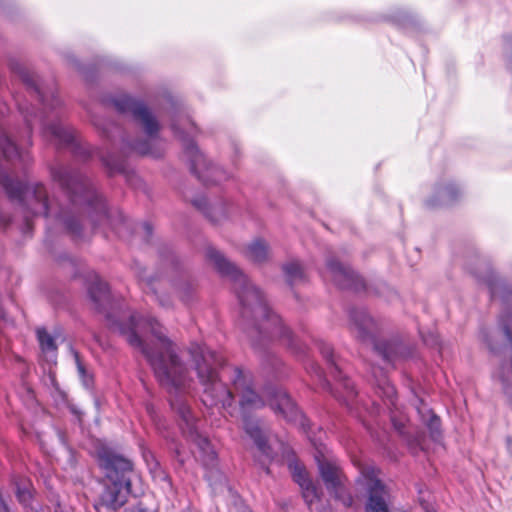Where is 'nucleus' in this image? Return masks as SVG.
<instances>
[{
	"mask_svg": "<svg viewBox=\"0 0 512 512\" xmlns=\"http://www.w3.org/2000/svg\"><path fill=\"white\" fill-rule=\"evenodd\" d=\"M489 287H490L491 297L492 298L496 297V290H495L494 286L492 285V283H489Z\"/></svg>",
	"mask_w": 512,
	"mask_h": 512,
	"instance_id": "nucleus-43",
	"label": "nucleus"
},
{
	"mask_svg": "<svg viewBox=\"0 0 512 512\" xmlns=\"http://www.w3.org/2000/svg\"><path fill=\"white\" fill-rule=\"evenodd\" d=\"M25 121H26L28 127L31 129L32 128V121L27 116L25 117Z\"/></svg>",
	"mask_w": 512,
	"mask_h": 512,
	"instance_id": "nucleus-44",
	"label": "nucleus"
},
{
	"mask_svg": "<svg viewBox=\"0 0 512 512\" xmlns=\"http://www.w3.org/2000/svg\"><path fill=\"white\" fill-rule=\"evenodd\" d=\"M323 278L333 281L341 289L360 291L365 288L364 280L350 267L338 262L334 257L327 259Z\"/></svg>",
	"mask_w": 512,
	"mask_h": 512,
	"instance_id": "nucleus-13",
	"label": "nucleus"
},
{
	"mask_svg": "<svg viewBox=\"0 0 512 512\" xmlns=\"http://www.w3.org/2000/svg\"><path fill=\"white\" fill-rule=\"evenodd\" d=\"M289 349H290V354L291 353H297V350H296V344L294 343L293 341V338H292V335L290 334V346H289Z\"/></svg>",
	"mask_w": 512,
	"mask_h": 512,
	"instance_id": "nucleus-38",
	"label": "nucleus"
},
{
	"mask_svg": "<svg viewBox=\"0 0 512 512\" xmlns=\"http://www.w3.org/2000/svg\"><path fill=\"white\" fill-rule=\"evenodd\" d=\"M0 512H9L8 507L2 500H0Z\"/></svg>",
	"mask_w": 512,
	"mask_h": 512,
	"instance_id": "nucleus-41",
	"label": "nucleus"
},
{
	"mask_svg": "<svg viewBox=\"0 0 512 512\" xmlns=\"http://www.w3.org/2000/svg\"><path fill=\"white\" fill-rule=\"evenodd\" d=\"M41 124L43 126V134L46 138L50 139L51 141H54L58 145H74L76 139L72 129L65 127L60 122L46 125L42 118Z\"/></svg>",
	"mask_w": 512,
	"mask_h": 512,
	"instance_id": "nucleus-17",
	"label": "nucleus"
},
{
	"mask_svg": "<svg viewBox=\"0 0 512 512\" xmlns=\"http://www.w3.org/2000/svg\"><path fill=\"white\" fill-rule=\"evenodd\" d=\"M384 393H385L386 397L388 398V400L390 401V403L392 405H394V398L396 396V391H395L394 386L387 383L384 388Z\"/></svg>",
	"mask_w": 512,
	"mask_h": 512,
	"instance_id": "nucleus-37",
	"label": "nucleus"
},
{
	"mask_svg": "<svg viewBox=\"0 0 512 512\" xmlns=\"http://www.w3.org/2000/svg\"><path fill=\"white\" fill-rule=\"evenodd\" d=\"M206 256L222 276L228 277L235 282L236 293L243 307V316L251 311L253 315H265L267 321L274 326V329L280 326V317L267 307L260 290L247 279L246 275L235 264L226 259L213 247L207 248Z\"/></svg>",
	"mask_w": 512,
	"mask_h": 512,
	"instance_id": "nucleus-3",
	"label": "nucleus"
},
{
	"mask_svg": "<svg viewBox=\"0 0 512 512\" xmlns=\"http://www.w3.org/2000/svg\"><path fill=\"white\" fill-rule=\"evenodd\" d=\"M114 105L121 113H131L134 119L142 125L147 135L146 141L130 143L131 150L141 155L158 157L160 153L153 150L152 143L157 140L160 125L146 105L128 95L117 97L114 100Z\"/></svg>",
	"mask_w": 512,
	"mask_h": 512,
	"instance_id": "nucleus-5",
	"label": "nucleus"
},
{
	"mask_svg": "<svg viewBox=\"0 0 512 512\" xmlns=\"http://www.w3.org/2000/svg\"><path fill=\"white\" fill-rule=\"evenodd\" d=\"M391 421H392V424H393L395 430L400 435H405L406 434V419L404 417L398 419V418H396L395 415H392L391 416Z\"/></svg>",
	"mask_w": 512,
	"mask_h": 512,
	"instance_id": "nucleus-34",
	"label": "nucleus"
},
{
	"mask_svg": "<svg viewBox=\"0 0 512 512\" xmlns=\"http://www.w3.org/2000/svg\"><path fill=\"white\" fill-rule=\"evenodd\" d=\"M507 393H512V366L506 364L503 367V374L500 376Z\"/></svg>",
	"mask_w": 512,
	"mask_h": 512,
	"instance_id": "nucleus-32",
	"label": "nucleus"
},
{
	"mask_svg": "<svg viewBox=\"0 0 512 512\" xmlns=\"http://www.w3.org/2000/svg\"><path fill=\"white\" fill-rule=\"evenodd\" d=\"M171 129L184 146L185 155L190 162L191 170L205 184H219L226 181L230 174L221 167L207 162L205 156L193 143L197 128L188 116L176 115L172 119Z\"/></svg>",
	"mask_w": 512,
	"mask_h": 512,
	"instance_id": "nucleus-4",
	"label": "nucleus"
},
{
	"mask_svg": "<svg viewBox=\"0 0 512 512\" xmlns=\"http://www.w3.org/2000/svg\"><path fill=\"white\" fill-rule=\"evenodd\" d=\"M0 183L11 199L23 202L33 215L48 217L52 214L43 185L38 183L28 185L2 173H0Z\"/></svg>",
	"mask_w": 512,
	"mask_h": 512,
	"instance_id": "nucleus-9",
	"label": "nucleus"
},
{
	"mask_svg": "<svg viewBox=\"0 0 512 512\" xmlns=\"http://www.w3.org/2000/svg\"><path fill=\"white\" fill-rule=\"evenodd\" d=\"M350 330L362 342L373 344L375 351L386 362H394L402 355V345L375 340V322L365 310H353L350 313Z\"/></svg>",
	"mask_w": 512,
	"mask_h": 512,
	"instance_id": "nucleus-10",
	"label": "nucleus"
},
{
	"mask_svg": "<svg viewBox=\"0 0 512 512\" xmlns=\"http://www.w3.org/2000/svg\"><path fill=\"white\" fill-rule=\"evenodd\" d=\"M57 219L63 221V223L65 224L66 228L74 235H78L79 233V229H80V225L79 223L77 222V220L73 219V218H68L64 215V213L61 211L59 212L56 216H55Z\"/></svg>",
	"mask_w": 512,
	"mask_h": 512,
	"instance_id": "nucleus-31",
	"label": "nucleus"
},
{
	"mask_svg": "<svg viewBox=\"0 0 512 512\" xmlns=\"http://www.w3.org/2000/svg\"><path fill=\"white\" fill-rule=\"evenodd\" d=\"M358 482L362 484L368 493L365 506L366 512H390L388 508L389 494L385 485L378 479V471L371 466L361 469Z\"/></svg>",
	"mask_w": 512,
	"mask_h": 512,
	"instance_id": "nucleus-11",
	"label": "nucleus"
},
{
	"mask_svg": "<svg viewBox=\"0 0 512 512\" xmlns=\"http://www.w3.org/2000/svg\"><path fill=\"white\" fill-rule=\"evenodd\" d=\"M293 479L295 482L299 484L301 488L313 483L309 478L307 471L304 468L299 467L298 465L294 466Z\"/></svg>",
	"mask_w": 512,
	"mask_h": 512,
	"instance_id": "nucleus-29",
	"label": "nucleus"
},
{
	"mask_svg": "<svg viewBox=\"0 0 512 512\" xmlns=\"http://www.w3.org/2000/svg\"><path fill=\"white\" fill-rule=\"evenodd\" d=\"M245 256L255 263H262L268 258V246L262 239H255L247 246Z\"/></svg>",
	"mask_w": 512,
	"mask_h": 512,
	"instance_id": "nucleus-21",
	"label": "nucleus"
},
{
	"mask_svg": "<svg viewBox=\"0 0 512 512\" xmlns=\"http://www.w3.org/2000/svg\"><path fill=\"white\" fill-rule=\"evenodd\" d=\"M500 324L503 328L504 334L508 341L512 344V325H511V316L503 315L500 318Z\"/></svg>",
	"mask_w": 512,
	"mask_h": 512,
	"instance_id": "nucleus-33",
	"label": "nucleus"
},
{
	"mask_svg": "<svg viewBox=\"0 0 512 512\" xmlns=\"http://www.w3.org/2000/svg\"><path fill=\"white\" fill-rule=\"evenodd\" d=\"M290 424L298 427L303 433L307 435V437L312 440L308 427L309 422L306 416L302 413V411L298 408V406L290 401Z\"/></svg>",
	"mask_w": 512,
	"mask_h": 512,
	"instance_id": "nucleus-25",
	"label": "nucleus"
},
{
	"mask_svg": "<svg viewBox=\"0 0 512 512\" xmlns=\"http://www.w3.org/2000/svg\"><path fill=\"white\" fill-rule=\"evenodd\" d=\"M17 73L28 87L34 89L45 107L54 109L60 105V100L57 97L55 90H51L49 93L42 92L40 86L38 85L36 76L26 68L19 67Z\"/></svg>",
	"mask_w": 512,
	"mask_h": 512,
	"instance_id": "nucleus-16",
	"label": "nucleus"
},
{
	"mask_svg": "<svg viewBox=\"0 0 512 512\" xmlns=\"http://www.w3.org/2000/svg\"><path fill=\"white\" fill-rule=\"evenodd\" d=\"M78 370H79L80 374H82V375L84 374V368L82 365L78 364Z\"/></svg>",
	"mask_w": 512,
	"mask_h": 512,
	"instance_id": "nucleus-46",
	"label": "nucleus"
},
{
	"mask_svg": "<svg viewBox=\"0 0 512 512\" xmlns=\"http://www.w3.org/2000/svg\"><path fill=\"white\" fill-rule=\"evenodd\" d=\"M106 317L111 327L118 330L131 346L145 355L155 377L167 390L170 398L195 391L196 384L190 371L176 353L175 345L165 337L161 325L154 318L132 313L127 323H120L110 313Z\"/></svg>",
	"mask_w": 512,
	"mask_h": 512,
	"instance_id": "nucleus-1",
	"label": "nucleus"
},
{
	"mask_svg": "<svg viewBox=\"0 0 512 512\" xmlns=\"http://www.w3.org/2000/svg\"><path fill=\"white\" fill-rule=\"evenodd\" d=\"M0 155L8 160L15 158L24 160L26 157L3 131H0Z\"/></svg>",
	"mask_w": 512,
	"mask_h": 512,
	"instance_id": "nucleus-24",
	"label": "nucleus"
},
{
	"mask_svg": "<svg viewBox=\"0 0 512 512\" xmlns=\"http://www.w3.org/2000/svg\"><path fill=\"white\" fill-rule=\"evenodd\" d=\"M190 394H180L170 398L172 408L177 411L190 434L191 441L194 445L193 454L195 458L200 461L204 467H213L216 463L217 454L207 437L201 435L196 430L194 424V416L190 410L187 398Z\"/></svg>",
	"mask_w": 512,
	"mask_h": 512,
	"instance_id": "nucleus-8",
	"label": "nucleus"
},
{
	"mask_svg": "<svg viewBox=\"0 0 512 512\" xmlns=\"http://www.w3.org/2000/svg\"><path fill=\"white\" fill-rule=\"evenodd\" d=\"M428 205H429V206H431V207H434V206H436V203H434V201H433V200H430V201L428 202Z\"/></svg>",
	"mask_w": 512,
	"mask_h": 512,
	"instance_id": "nucleus-47",
	"label": "nucleus"
},
{
	"mask_svg": "<svg viewBox=\"0 0 512 512\" xmlns=\"http://www.w3.org/2000/svg\"><path fill=\"white\" fill-rule=\"evenodd\" d=\"M88 292L91 300L100 311H106L107 307L111 306L112 298L108 286L98 275H93Z\"/></svg>",
	"mask_w": 512,
	"mask_h": 512,
	"instance_id": "nucleus-18",
	"label": "nucleus"
},
{
	"mask_svg": "<svg viewBox=\"0 0 512 512\" xmlns=\"http://www.w3.org/2000/svg\"><path fill=\"white\" fill-rule=\"evenodd\" d=\"M31 497L32 496H31V493L29 490L21 489V488L17 489V498L21 503L27 504L29 502V500L31 499Z\"/></svg>",
	"mask_w": 512,
	"mask_h": 512,
	"instance_id": "nucleus-36",
	"label": "nucleus"
},
{
	"mask_svg": "<svg viewBox=\"0 0 512 512\" xmlns=\"http://www.w3.org/2000/svg\"><path fill=\"white\" fill-rule=\"evenodd\" d=\"M142 228H143V230L147 233V235H150V234H151V232H152V227H151V225H150V224H148V223H143V224H142Z\"/></svg>",
	"mask_w": 512,
	"mask_h": 512,
	"instance_id": "nucleus-40",
	"label": "nucleus"
},
{
	"mask_svg": "<svg viewBox=\"0 0 512 512\" xmlns=\"http://www.w3.org/2000/svg\"><path fill=\"white\" fill-rule=\"evenodd\" d=\"M311 370H312V371H313V372H314V373H315L319 378H321V377H322V371H321V369H320L318 366H316V365H312Z\"/></svg>",
	"mask_w": 512,
	"mask_h": 512,
	"instance_id": "nucleus-39",
	"label": "nucleus"
},
{
	"mask_svg": "<svg viewBox=\"0 0 512 512\" xmlns=\"http://www.w3.org/2000/svg\"><path fill=\"white\" fill-rule=\"evenodd\" d=\"M36 333L42 352L49 360H55L57 347L54 338L44 328H38Z\"/></svg>",
	"mask_w": 512,
	"mask_h": 512,
	"instance_id": "nucleus-23",
	"label": "nucleus"
},
{
	"mask_svg": "<svg viewBox=\"0 0 512 512\" xmlns=\"http://www.w3.org/2000/svg\"><path fill=\"white\" fill-rule=\"evenodd\" d=\"M0 319L6 321L5 313L0 309Z\"/></svg>",
	"mask_w": 512,
	"mask_h": 512,
	"instance_id": "nucleus-45",
	"label": "nucleus"
},
{
	"mask_svg": "<svg viewBox=\"0 0 512 512\" xmlns=\"http://www.w3.org/2000/svg\"><path fill=\"white\" fill-rule=\"evenodd\" d=\"M318 349L323 358L327 361V364L330 365L333 377L339 382V385L345 391V395H337L336 397L343 401L347 406H351L353 399L357 395L353 382L344 376L338 368L334 360L333 348L330 344L320 341L318 343Z\"/></svg>",
	"mask_w": 512,
	"mask_h": 512,
	"instance_id": "nucleus-15",
	"label": "nucleus"
},
{
	"mask_svg": "<svg viewBox=\"0 0 512 512\" xmlns=\"http://www.w3.org/2000/svg\"><path fill=\"white\" fill-rule=\"evenodd\" d=\"M437 194L441 198V204H449L456 199L458 189L455 185H449L440 189Z\"/></svg>",
	"mask_w": 512,
	"mask_h": 512,
	"instance_id": "nucleus-28",
	"label": "nucleus"
},
{
	"mask_svg": "<svg viewBox=\"0 0 512 512\" xmlns=\"http://www.w3.org/2000/svg\"><path fill=\"white\" fill-rule=\"evenodd\" d=\"M422 420L428 427L431 437L434 440H438V438L440 437V434H441L440 418L437 415H435L434 413H432L431 411H428L427 416H425V415L422 416Z\"/></svg>",
	"mask_w": 512,
	"mask_h": 512,
	"instance_id": "nucleus-26",
	"label": "nucleus"
},
{
	"mask_svg": "<svg viewBox=\"0 0 512 512\" xmlns=\"http://www.w3.org/2000/svg\"><path fill=\"white\" fill-rule=\"evenodd\" d=\"M189 354L199 383L203 387L202 402L206 406H218L225 410L232 407L234 397L219 379L217 368L224 364V357L204 344H191Z\"/></svg>",
	"mask_w": 512,
	"mask_h": 512,
	"instance_id": "nucleus-2",
	"label": "nucleus"
},
{
	"mask_svg": "<svg viewBox=\"0 0 512 512\" xmlns=\"http://www.w3.org/2000/svg\"><path fill=\"white\" fill-rule=\"evenodd\" d=\"M233 389L240 397L239 404L243 416L265 406L263 397L253 390L250 380L238 368L234 369Z\"/></svg>",
	"mask_w": 512,
	"mask_h": 512,
	"instance_id": "nucleus-14",
	"label": "nucleus"
},
{
	"mask_svg": "<svg viewBox=\"0 0 512 512\" xmlns=\"http://www.w3.org/2000/svg\"><path fill=\"white\" fill-rule=\"evenodd\" d=\"M301 489L303 498L309 507H312L320 499L319 489L314 483L304 486Z\"/></svg>",
	"mask_w": 512,
	"mask_h": 512,
	"instance_id": "nucleus-27",
	"label": "nucleus"
},
{
	"mask_svg": "<svg viewBox=\"0 0 512 512\" xmlns=\"http://www.w3.org/2000/svg\"><path fill=\"white\" fill-rule=\"evenodd\" d=\"M107 469L110 470L107 476L112 480V483L107 485L102 492L100 504L115 511L127 501V495L130 492V480L125 477V473L132 470V463L121 456L113 455L107 460Z\"/></svg>",
	"mask_w": 512,
	"mask_h": 512,
	"instance_id": "nucleus-7",
	"label": "nucleus"
},
{
	"mask_svg": "<svg viewBox=\"0 0 512 512\" xmlns=\"http://www.w3.org/2000/svg\"><path fill=\"white\" fill-rule=\"evenodd\" d=\"M103 163L110 169L111 172H118L123 169V165L120 162L111 161L108 157L102 158Z\"/></svg>",
	"mask_w": 512,
	"mask_h": 512,
	"instance_id": "nucleus-35",
	"label": "nucleus"
},
{
	"mask_svg": "<svg viewBox=\"0 0 512 512\" xmlns=\"http://www.w3.org/2000/svg\"><path fill=\"white\" fill-rule=\"evenodd\" d=\"M193 205L201 210L211 221L219 222L225 217V207L222 204L211 205L207 198L200 196L193 200Z\"/></svg>",
	"mask_w": 512,
	"mask_h": 512,
	"instance_id": "nucleus-20",
	"label": "nucleus"
},
{
	"mask_svg": "<svg viewBox=\"0 0 512 512\" xmlns=\"http://www.w3.org/2000/svg\"><path fill=\"white\" fill-rule=\"evenodd\" d=\"M290 284L292 282L304 279V270L301 264L296 260H290Z\"/></svg>",
	"mask_w": 512,
	"mask_h": 512,
	"instance_id": "nucleus-30",
	"label": "nucleus"
},
{
	"mask_svg": "<svg viewBox=\"0 0 512 512\" xmlns=\"http://www.w3.org/2000/svg\"><path fill=\"white\" fill-rule=\"evenodd\" d=\"M265 395L270 408L277 414L286 418L285 407L288 404V395L285 391H281L275 387H269L265 390Z\"/></svg>",
	"mask_w": 512,
	"mask_h": 512,
	"instance_id": "nucleus-19",
	"label": "nucleus"
},
{
	"mask_svg": "<svg viewBox=\"0 0 512 512\" xmlns=\"http://www.w3.org/2000/svg\"><path fill=\"white\" fill-rule=\"evenodd\" d=\"M243 418L245 432L254 440L259 450L268 455L267 443L258 424L252 422L246 416H243Z\"/></svg>",
	"mask_w": 512,
	"mask_h": 512,
	"instance_id": "nucleus-22",
	"label": "nucleus"
},
{
	"mask_svg": "<svg viewBox=\"0 0 512 512\" xmlns=\"http://www.w3.org/2000/svg\"><path fill=\"white\" fill-rule=\"evenodd\" d=\"M52 175L54 180L66 190L74 205L86 203L101 217L107 216V208L102 197L85 177L62 167L54 169Z\"/></svg>",
	"mask_w": 512,
	"mask_h": 512,
	"instance_id": "nucleus-6",
	"label": "nucleus"
},
{
	"mask_svg": "<svg viewBox=\"0 0 512 512\" xmlns=\"http://www.w3.org/2000/svg\"><path fill=\"white\" fill-rule=\"evenodd\" d=\"M319 470L321 477L331 494L340 500L344 506H352L353 496L346 490V478L342 474L340 467L331 461H319Z\"/></svg>",
	"mask_w": 512,
	"mask_h": 512,
	"instance_id": "nucleus-12",
	"label": "nucleus"
},
{
	"mask_svg": "<svg viewBox=\"0 0 512 512\" xmlns=\"http://www.w3.org/2000/svg\"><path fill=\"white\" fill-rule=\"evenodd\" d=\"M507 449H508L510 455L512 456V439H510V438L507 440Z\"/></svg>",
	"mask_w": 512,
	"mask_h": 512,
	"instance_id": "nucleus-42",
	"label": "nucleus"
}]
</instances>
